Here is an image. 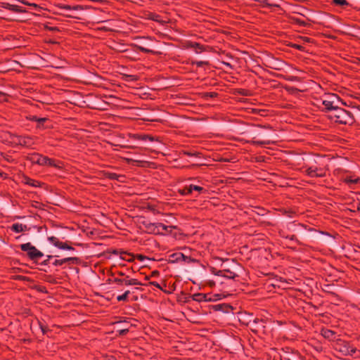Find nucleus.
I'll return each mask as SVG.
<instances>
[{
    "label": "nucleus",
    "instance_id": "nucleus-11",
    "mask_svg": "<svg viewBox=\"0 0 360 360\" xmlns=\"http://www.w3.org/2000/svg\"><path fill=\"white\" fill-rule=\"evenodd\" d=\"M62 8L66 11H77V10H82V8L80 6H76L74 7H71L68 5H64L62 6Z\"/></svg>",
    "mask_w": 360,
    "mask_h": 360
},
{
    "label": "nucleus",
    "instance_id": "nucleus-41",
    "mask_svg": "<svg viewBox=\"0 0 360 360\" xmlns=\"http://www.w3.org/2000/svg\"><path fill=\"white\" fill-rule=\"evenodd\" d=\"M43 264H47V260H45V261L43 262Z\"/></svg>",
    "mask_w": 360,
    "mask_h": 360
},
{
    "label": "nucleus",
    "instance_id": "nucleus-19",
    "mask_svg": "<svg viewBox=\"0 0 360 360\" xmlns=\"http://www.w3.org/2000/svg\"><path fill=\"white\" fill-rule=\"evenodd\" d=\"M359 179L358 178L352 179V177L348 176L345 178V181L349 184H356L359 181Z\"/></svg>",
    "mask_w": 360,
    "mask_h": 360
},
{
    "label": "nucleus",
    "instance_id": "nucleus-35",
    "mask_svg": "<svg viewBox=\"0 0 360 360\" xmlns=\"http://www.w3.org/2000/svg\"><path fill=\"white\" fill-rule=\"evenodd\" d=\"M314 173V170H313L312 169H309V174L312 175Z\"/></svg>",
    "mask_w": 360,
    "mask_h": 360
},
{
    "label": "nucleus",
    "instance_id": "nucleus-23",
    "mask_svg": "<svg viewBox=\"0 0 360 360\" xmlns=\"http://www.w3.org/2000/svg\"><path fill=\"white\" fill-rule=\"evenodd\" d=\"M65 264V260L63 259H56L53 262V264L56 266H59Z\"/></svg>",
    "mask_w": 360,
    "mask_h": 360
},
{
    "label": "nucleus",
    "instance_id": "nucleus-18",
    "mask_svg": "<svg viewBox=\"0 0 360 360\" xmlns=\"http://www.w3.org/2000/svg\"><path fill=\"white\" fill-rule=\"evenodd\" d=\"M126 285H141V283L136 279L124 280Z\"/></svg>",
    "mask_w": 360,
    "mask_h": 360
},
{
    "label": "nucleus",
    "instance_id": "nucleus-37",
    "mask_svg": "<svg viewBox=\"0 0 360 360\" xmlns=\"http://www.w3.org/2000/svg\"><path fill=\"white\" fill-rule=\"evenodd\" d=\"M296 21L300 23V24H304L302 21H301L299 19H297Z\"/></svg>",
    "mask_w": 360,
    "mask_h": 360
},
{
    "label": "nucleus",
    "instance_id": "nucleus-26",
    "mask_svg": "<svg viewBox=\"0 0 360 360\" xmlns=\"http://www.w3.org/2000/svg\"><path fill=\"white\" fill-rule=\"evenodd\" d=\"M138 49L143 52H146V53H150V52H152V51L149 50V49H147L144 47H142V46H138Z\"/></svg>",
    "mask_w": 360,
    "mask_h": 360
},
{
    "label": "nucleus",
    "instance_id": "nucleus-33",
    "mask_svg": "<svg viewBox=\"0 0 360 360\" xmlns=\"http://www.w3.org/2000/svg\"><path fill=\"white\" fill-rule=\"evenodd\" d=\"M115 281L118 283H124V280H121V279H118V278H115Z\"/></svg>",
    "mask_w": 360,
    "mask_h": 360
},
{
    "label": "nucleus",
    "instance_id": "nucleus-3",
    "mask_svg": "<svg viewBox=\"0 0 360 360\" xmlns=\"http://www.w3.org/2000/svg\"><path fill=\"white\" fill-rule=\"evenodd\" d=\"M334 111H335V113L334 115L330 117L331 118L335 117L337 120H340V122L346 123L347 122V117H350V113L338 106H336L334 109Z\"/></svg>",
    "mask_w": 360,
    "mask_h": 360
},
{
    "label": "nucleus",
    "instance_id": "nucleus-38",
    "mask_svg": "<svg viewBox=\"0 0 360 360\" xmlns=\"http://www.w3.org/2000/svg\"><path fill=\"white\" fill-rule=\"evenodd\" d=\"M111 178H113V179L117 178V175L115 174H113L111 175Z\"/></svg>",
    "mask_w": 360,
    "mask_h": 360
},
{
    "label": "nucleus",
    "instance_id": "nucleus-40",
    "mask_svg": "<svg viewBox=\"0 0 360 360\" xmlns=\"http://www.w3.org/2000/svg\"><path fill=\"white\" fill-rule=\"evenodd\" d=\"M357 209H358L359 210H360V202L358 204Z\"/></svg>",
    "mask_w": 360,
    "mask_h": 360
},
{
    "label": "nucleus",
    "instance_id": "nucleus-36",
    "mask_svg": "<svg viewBox=\"0 0 360 360\" xmlns=\"http://www.w3.org/2000/svg\"><path fill=\"white\" fill-rule=\"evenodd\" d=\"M46 120V118H41V119H39V122H44Z\"/></svg>",
    "mask_w": 360,
    "mask_h": 360
},
{
    "label": "nucleus",
    "instance_id": "nucleus-22",
    "mask_svg": "<svg viewBox=\"0 0 360 360\" xmlns=\"http://www.w3.org/2000/svg\"><path fill=\"white\" fill-rule=\"evenodd\" d=\"M63 260H65V263L70 262H75L77 261V258H76V257H68V258L63 259Z\"/></svg>",
    "mask_w": 360,
    "mask_h": 360
},
{
    "label": "nucleus",
    "instance_id": "nucleus-29",
    "mask_svg": "<svg viewBox=\"0 0 360 360\" xmlns=\"http://www.w3.org/2000/svg\"><path fill=\"white\" fill-rule=\"evenodd\" d=\"M5 96H6V94L0 91V101H5V98H4Z\"/></svg>",
    "mask_w": 360,
    "mask_h": 360
},
{
    "label": "nucleus",
    "instance_id": "nucleus-10",
    "mask_svg": "<svg viewBox=\"0 0 360 360\" xmlns=\"http://www.w3.org/2000/svg\"><path fill=\"white\" fill-rule=\"evenodd\" d=\"M323 335L324 338L332 340L335 335V333L330 330H326L323 332Z\"/></svg>",
    "mask_w": 360,
    "mask_h": 360
},
{
    "label": "nucleus",
    "instance_id": "nucleus-8",
    "mask_svg": "<svg viewBox=\"0 0 360 360\" xmlns=\"http://www.w3.org/2000/svg\"><path fill=\"white\" fill-rule=\"evenodd\" d=\"M188 46L193 49L196 53H200L202 50L201 46L198 43L191 42Z\"/></svg>",
    "mask_w": 360,
    "mask_h": 360
},
{
    "label": "nucleus",
    "instance_id": "nucleus-25",
    "mask_svg": "<svg viewBox=\"0 0 360 360\" xmlns=\"http://www.w3.org/2000/svg\"><path fill=\"white\" fill-rule=\"evenodd\" d=\"M341 351L347 354L348 353H349V347L348 345H344Z\"/></svg>",
    "mask_w": 360,
    "mask_h": 360
},
{
    "label": "nucleus",
    "instance_id": "nucleus-15",
    "mask_svg": "<svg viewBox=\"0 0 360 360\" xmlns=\"http://www.w3.org/2000/svg\"><path fill=\"white\" fill-rule=\"evenodd\" d=\"M129 294H130V292L129 290H127L123 295L117 296V300L118 301H125Z\"/></svg>",
    "mask_w": 360,
    "mask_h": 360
},
{
    "label": "nucleus",
    "instance_id": "nucleus-34",
    "mask_svg": "<svg viewBox=\"0 0 360 360\" xmlns=\"http://www.w3.org/2000/svg\"><path fill=\"white\" fill-rule=\"evenodd\" d=\"M137 257L141 260V261H143L144 259H146V257H145L144 256H142V255H138Z\"/></svg>",
    "mask_w": 360,
    "mask_h": 360
},
{
    "label": "nucleus",
    "instance_id": "nucleus-20",
    "mask_svg": "<svg viewBox=\"0 0 360 360\" xmlns=\"http://www.w3.org/2000/svg\"><path fill=\"white\" fill-rule=\"evenodd\" d=\"M333 3L336 5L340 6H345L348 4L346 0H333Z\"/></svg>",
    "mask_w": 360,
    "mask_h": 360
},
{
    "label": "nucleus",
    "instance_id": "nucleus-13",
    "mask_svg": "<svg viewBox=\"0 0 360 360\" xmlns=\"http://www.w3.org/2000/svg\"><path fill=\"white\" fill-rule=\"evenodd\" d=\"M55 246H56L60 249H63V250H72V247L69 246L67 244H64L62 243H56Z\"/></svg>",
    "mask_w": 360,
    "mask_h": 360
},
{
    "label": "nucleus",
    "instance_id": "nucleus-4",
    "mask_svg": "<svg viewBox=\"0 0 360 360\" xmlns=\"http://www.w3.org/2000/svg\"><path fill=\"white\" fill-rule=\"evenodd\" d=\"M11 229L16 233H20L28 230V228L26 225L18 223L13 224Z\"/></svg>",
    "mask_w": 360,
    "mask_h": 360
},
{
    "label": "nucleus",
    "instance_id": "nucleus-39",
    "mask_svg": "<svg viewBox=\"0 0 360 360\" xmlns=\"http://www.w3.org/2000/svg\"><path fill=\"white\" fill-rule=\"evenodd\" d=\"M41 329L44 333H45L46 330L45 328L43 326H41Z\"/></svg>",
    "mask_w": 360,
    "mask_h": 360
},
{
    "label": "nucleus",
    "instance_id": "nucleus-1",
    "mask_svg": "<svg viewBox=\"0 0 360 360\" xmlns=\"http://www.w3.org/2000/svg\"><path fill=\"white\" fill-rule=\"evenodd\" d=\"M20 248L22 250L27 252L29 257L32 259L39 258L44 255L41 252L32 245L30 243L20 245Z\"/></svg>",
    "mask_w": 360,
    "mask_h": 360
},
{
    "label": "nucleus",
    "instance_id": "nucleus-21",
    "mask_svg": "<svg viewBox=\"0 0 360 360\" xmlns=\"http://www.w3.org/2000/svg\"><path fill=\"white\" fill-rule=\"evenodd\" d=\"M180 258L183 259L185 261H186V260H189L190 261L191 260L188 257L184 255L183 254H181V253L177 254L176 259V260H179Z\"/></svg>",
    "mask_w": 360,
    "mask_h": 360
},
{
    "label": "nucleus",
    "instance_id": "nucleus-2",
    "mask_svg": "<svg viewBox=\"0 0 360 360\" xmlns=\"http://www.w3.org/2000/svg\"><path fill=\"white\" fill-rule=\"evenodd\" d=\"M31 160L33 163L38 164L39 165H51L56 167H59L54 161L47 157L42 156L41 155H34L31 158Z\"/></svg>",
    "mask_w": 360,
    "mask_h": 360
},
{
    "label": "nucleus",
    "instance_id": "nucleus-12",
    "mask_svg": "<svg viewBox=\"0 0 360 360\" xmlns=\"http://www.w3.org/2000/svg\"><path fill=\"white\" fill-rule=\"evenodd\" d=\"M193 190H195V191H201L202 190V187H200L198 186H193V185H190L187 188H186V192L187 193H191Z\"/></svg>",
    "mask_w": 360,
    "mask_h": 360
},
{
    "label": "nucleus",
    "instance_id": "nucleus-30",
    "mask_svg": "<svg viewBox=\"0 0 360 360\" xmlns=\"http://www.w3.org/2000/svg\"><path fill=\"white\" fill-rule=\"evenodd\" d=\"M356 349L355 348L349 347V353H348V354L352 355L353 354H354L356 352Z\"/></svg>",
    "mask_w": 360,
    "mask_h": 360
},
{
    "label": "nucleus",
    "instance_id": "nucleus-5",
    "mask_svg": "<svg viewBox=\"0 0 360 360\" xmlns=\"http://www.w3.org/2000/svg\"><path fill=\"white\" fill-rule=\"evenodd\" d=\"M146 228L147 229L148 231L153 233H160V230L158 229V224H153V223H148L146 224Z\"/></svg>",
    "mask_w": 360,
    "mask_h": 360
},
{
    "label": "nucleus",
    "instance_id": "nucleus-27",
    "mask_svg": "<svg viewBox=\"0 0 360 360\" xmlns=\"http://www.w3.org/2000/svg\"><path fill=\"white\" fill-rule=\"evenodd\" d=\"M128 332V329H122L119 330V334L121 335H125Z\"/></svg>",
    "mask_w": 360,
    "mask_h": 360
},
{
    "label": "nucleus",
    "instance_id": "nucleus-7",
    "mask_svg": "<svg viewBox=\"0 0 360 360\" xmlns=\"http://www.w3.org/2000/svg\"><path fill=\"white\" fill-rule=\"evenodd\" d=\"M334 101H323V105L325 106V109L323 110L326 112L334 110L336 106L333 105Z\"/></svg>",
    "mask_w": 360,
    "mask_h": 360
},
{
    "label": "nucleus",
    "instance_id": "nucleus-16",
    "mask_svg": "<svg viewBox=\"0 0 360 360\" xmlns=\"http://www.w3.org/2000/svg\"><path fill=\"white\" fill-rule=\"evenodd\" d=\"M174 228V226H165L162 224H158V229L160 230V229L162 230V231H171V230Z\"/></svg>",
    "mask_w": 360,
    "mask_h": 360
},
{
    "label": "nucleus",
    "instance_id": "nucleus-6",
    "mask_svg": "<svg viewBox=\"0 0 360 360\" xmlns=\"http://www.w3.org/2000/svg\"><path fill=\"white\" fill-rule=\"evenodd\" d=\"M3 7L6 9L14 11V12H21L22 9L20 6L16 5H12L8 3H4Z\"/></svg>",
    "mask_w": 360,
    "mask_h": 360
},
{
    "label": "nucleus",
    "instance_id": "nucleus-17",
    "mask_svg": "<svg viewBox=\"0 0 360 360\" xmlns=\"http://www.w3.org/2000/svg\"><path fill=\"white\" fill-rule=\"evenodd\" d=\"M226 272H227L228 274H229V275H223L221 274V271H219V273L217 274V275H220V276H225V277H227V278H234L235 276H236V274L229 270H226Z\"/></svg>",
    "mask_w": 360,
    "mask_h": 360
},
{
    "label": "nucleus",
    "instance_id": "nucleus-9",
    "mask_svg": "<svg viewBox=\"0 0 360 360\" xmlns=\"http://www.w3.org/2000/svg\"><path fill=\"white\" fill-rule=\"evenodd\" d=\"M193 300L197 302L206 301V295L201 293H196L193 295Z\"/></svg>",
    "mask_w": 360,
    "mask_h": 360
},
{
    "label": "nucleus",
    "instance_id": "nucleus-43",
    "mask_svg": "<svg viewBox=\"0 0 360 360\" xmlns=\"http://www.w3.org/2000/svg\"><path fill=\"white\" fill-rule=\"evenodd\" d=\"M2 175H3V174H2V173H0V176H2Z\"/></svg>",
    "mask_w": 360,
    "mask_h": 360
},
{
    "label": "nucleus",
    "instance_id": "nucleus-28",
    "mask_svg": "<svg viewBox=\"0 0 360 360\" xmlns=\"http://www.w3.org/2000/svg\"><path fill=\"white\" fill-rule=\"evenodd\" d=\"M288 90H289V91H290V93H292V94H294V93H296V92H298V91H299V90H298V89H295V88H292H292H290Z\"/></svg>",
    "mask_w": 360,
    "mask_h": 360
},
{
    "label": "nucleus",
    "instance_id": "nucleus-42",
    "mask_svg": "<svg viewBox=\"0 0 360 360\" xmlns=\"http://www.w3.org/2000/svg\"><path fill=\"white\" fill-rule=\"evenodd\" d=\"M31 184V183H30ZM32 186H35L36 185L34 184V183H32Z\"/></svg>",
    "mask_w": 360,
    "mask_h": 360
},
{
    "label": "nucleus",
    "instance_id": "nucleus-31",
    "mask_svg": "<svg viewBox=\"0 0 360 360\" xmlns=\"http://www.w3.org/2000/svg\"><path fill=\"white\" fill-rule=\"evenodd\" d=\"M195 64L198 65V66H202L204 64H206L205 62H203V61H197L195 62Z\"/></svg>",
    "mask_w": 360,
    "mask_h": 360
},
{
    "label": "nucleus",
    "instance_id": "nucleus-14",
    "mask_svg": "<svg viewBox=\"0 0 360 360\" xmlns=\"http://www.w3.org/2000/svg\"><path fill=\"white\" fill-rule=\"evenodd\" d=\"M120 257H121V259L128 261V262H131L133 259L132 255L127 254L126 252H122Z\"/></svg>",
    "mask_w": 360,
    "mask_h": 360
},
{
    "label": "nucleus",
    "instance_id": "nucleus-24",
    "mask_svg": "<svg viewBox=\"0 0 360 360\" xmlns=\"http://www.w3.org/2000/svg\"><path fill=\"white\" fill-rule=\"evenodd\" d=\"M48 240H49L51 243H52L54 245H55V243H59V242L58 241V239H57L56 237H54V236L49 237Z\"/></svg>",
    "mask_w": 360,
    "mask_h": 360
},
{
    "label": "nucleus",
    "instance_id": "nucleus-32",
    "mask_svg": "<svg viewBox=\"0 0 360 360\" xmlns=\"http://www.w3.org/2000/svg\"><path fill=\"white\" fill-rule=\"evenodd\" d=\"M188 186H186L185 187L182 191H181V193L184 194V195H186V194H188L189 193H187L186 192V188H188Z\"/></svg>",
    "mask_w": 360,
    "mask_h": 360
}]
</instances>
